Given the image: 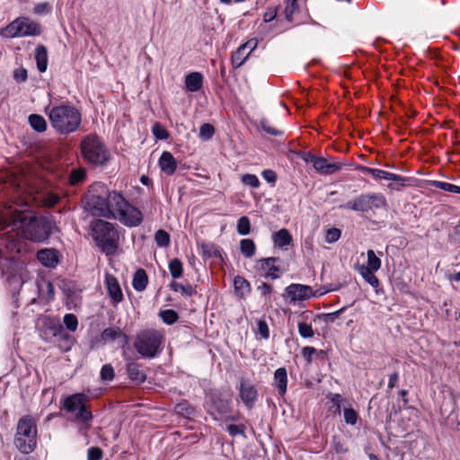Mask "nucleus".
Wrapping results in <instances>:
<instances>
[{"instance_id": "1", "label": "nucleus", "mask_w": 460, "mask_h": 460, "mask_svg": "<svg viewBox=\"0 0 460 460\" xmlns=\"http://www.w3.org/2000/svg\"><path fill=\"white\" fill-rule=\"evenodd\" d=\"M13 226L20 230L25 238L33 242H43L51 234V224L47 218L24 212L14 215Z\"/></svg>"}, {"instance_id": "2", "label": "nucleus", "mask_w": 460, "mask_h": 460, "mask_svg": "<svg viewBox=\"0 0 460 460\" xmlns=\"http://www.w3.org/2000/svg\"><path fill=\"white\" fill-rule=\"evenodd\" d=\"M47 114L51 127L61 135L73 133L81 125V112L70 104H60L49 108Z\"/></svg>"}, {"instance_id": "3", "label": "nucleus", "mask_w": 460, "mask_h": 460, "mask_svg": "<svg viewBox=\"0 0 460 460\" xmlns=\"http://www.w3.org/2000/svg\"><path fill=\"white\" fill-rule=\"evenodd\" d=\"M105 192L111 217L119 219L128 226H137L142 222V213L128 204L120 193L108 190Z\"/></svg>"}, {"instance_id": "4", "label": "nucleus", "mask_w": 460, "mask_h": 460, "mask_svg": "<svg viewBox=\"0 0 460 460\" xmlns=\"http://www.w3.org/2000/svg\"><path fill=\"white\" fill-rule=\"evenodd\" d=\"M92 236L97 245L108 255L114 254L118 249L119 234L113 225L102 219L92 222Z\"/></svg>"}, {"instance_id": "5", "label": "nucleus", "mask_w": 460, "mask_h": 460, "mask_svg": "<svg viewBox=\"0 0 460 460\" xmlns=\"http://www.w3.org/2000/svg\"><path fill=\"white\" fill-rule=\"evenodd\" d=\"M14 444L22 454L27 455L34 451L37 444V428L32 417L26 415L18 420Z\"/></svg>"}, {"instance_id": "6", "label": "nucleus", "mask_w": 460, "mask_h": 460, "mask_svg": "<svg viewBox=\"0 0 460 460\" xmlns=\"http://www.w3.org/2000/svg\"><path fill=\"white\" fill-rule=\"evenodd\" d=\"M81 152L83 157L93 164L102 165L109 159L105 145L95 134L87 135L82 139Z\"/></svg>"}, {"instance_id": "7", "label": "nucleus", "mask_w": 460, "mask_h": 460, "mask_svg": "<svg viewBox=\"0 0 460 460\" xmlns=\"http://www.w3.org/2000/svg\"><path fill=\"white\" fill-rule=\"evenodd\" d=\"M386 205V199L382 193H366L341 205L340 208L367 213L374 209L385 208Z\"/></svg>"}, {"instance_id": "8", "label": "nucleus", "mask_w": 460, "mask_h": 460, "mask_svg": "<svg viewBox=\"0 0 460 460\" xmlns=\"http://www.w3.org/2000/svg\"><path fill=\"white\" fill-rule=\"evenodd\" d=\"M161 340V335L156 331H142L137 334L134 347L142 357L154 358L157 354Z\"/></svg>"}, {"instance_id": "9", "label": "nucleus", "mask_w": 460, "mask_h": 460, "mask_svg": "<svg viewBox=\"0 0 460 460\" xmlns=\"http://www.w3.org/2000/svg\"><path fill=\"white\" fill-rule=\"evenodd\" d=\"M40 32V24L27 17L15 19L3 31V34L10 38L37 36Z\"/></svg>"}, {"instance_id": "10", "label": "nucleus", "mask_w": 460, "mask_h": 460, "mask_svg": "<svg viewBox=\"0 0 460 460\" xmlns=\"http://www.w3.org/2000/svg\"><path fill=\"white\" fill-rule=\"evenodd\" d=\"M87 396L84 394H75L65 398L63 408L71 413H75L76 420L87 422L92 420V412L86 409Z\"/></svg>"}, {"instance_id": "11", "label": "nucleus", "mask_w": 460, "mask_h": 460, "mask_svg": "<svg viewBox=\"0 0 460 460\" xmlns=\"http://www.w3.org/2000/svg\"><path fill=\"white\" fill-rule=\"evenodd\" d=\"M87 205L94 216L111 217L105 190L102 194L91 193L88 196Z\"/></svg>"}, {"instance_id": "12", "label": "nucleus", "mask_w": 460, "mask_h": 460, "mask_svg": "<svg viewBox=\"0 0 460 460\" xmlns=\"http://www.w3.org/2000/svg\"><path fill=\"white\" fill-rule=\"evenodd\" d=\"M286 296L291 303L310 299L314 296L310 286L302 284H290L285 288Z\"/></svg>"}, {"instance_id": "13", "label": "nucleus", "mask_w": 460, "mask_h": 460, "mask_svg": "<svg viewBox=\"0 0 460 460\" xmlns=\"http://www.w3.org/2000/svg\"><path fill=\"white\" fill-rule=\"evenodd\" d=\"M240 397L248 409H252L257 400L258 393L253 385L242 381L240 385Z\"/></svg>"}, {"instance_id": "14", "label": "nucleus", "mask_w": 460, "mask_h": 460, "mask_svg": "<svg viewBox=\"0 0 460 460\" xmlns=\"http://www.w3.org/2000/svg\"><path fill=\"white\" fill-rule=\"evenodd\" d=\"M314 168L321 174H332L341 169V165L336 163H328L323 157H313L311 160Z\"/></svg>"}, {"instance_id": "15", "label": "nucleus", "mask_w": 460, "mask_h": 460, "mask_svg": "<svg viewBox=\"0 0 460 460\" xmlns=\"http://www.w3.org/2000/svg\"><path fill=\"white\" fill-rule=\"evenodd\" d=\"M37 259L47 268L53 269L58 263V252L53 248L41 249L37 252Z\"/></svg>"}, {"instance_id": "16", "label": "nucleus", "mask_w": 460, "mask_h": 460, "mask_svg": "<svg viewBox=\"0 0 460 460\" xmlns=\"http://www.w3.org/2000/svg\"><path fill=\"white\" fill-rule=\"evenodd\" d=\"M101 339L105 342L119 341L122 345L128 343L127 335L117 326L105 328L101 333Z\"/></svg>"}, {"instance_id": "17", "label": "nucleus", "mask_w": 460, "mask_h": 460, "mask_svg": "<svg viewBox=\"0 0 460 460\" xmlns=\"http://www.w3.org/2000/svg\"><path fill=\"white\" fill-rule=\"evenodd\" d=\"M108 294L112 300L113 305H117L123 299V294L120 286L115 277L107 274L105 278Z\"/></svg>"}, {"instance_id": "18", "label": "nucleus", "mask_w": 460, "mask_h": 460, "mask_svg": "<svg viewBox=\"0 0 460 460\" xmlns=\"http://www.w3.org/2000/svg\"><path fill=\"white\" fill-rule=\"evenodd\" d=\"M278 260L279 258L276 257L261 259L257 261V266L261 270L265 271V277L276 279L279 277L277 274V272L279 270V267L274 265V262Z\"/></svg>"}, {"instance_id": "19", "label": "nucleus", "mask_w": 460, "mask_h": 460, "mask_svg": "<svg viewBox=\"0 0 460 460\" xmlns=\"http://www.w3.org/2000/svg\"><path fill=\"white\" fill-rule=\"evenodd\" d=\"M159 166L164 173L172 175L177 169V162L170 152L164 151L160 156Z\"/></svg>"}, {"instance_id": "20", "label": "nucleus", "mask_w": 460, "mask_h": 460, "mask_svg": "<svg viewBox=\"0 0 460 460\" xmlns=\"http://www.w3.org/2000/svg\"><path fill=\"white\" fill-rule=\"evenodd\" d=\"M361 171L365 173L370 174L376 179H384L386 181H403L404 178L401 175L394 174L384 170L376 169V168H370L363 166L361 168Z\"/></svg>"}, {"instance_id": "21", "label": "nucleus", "mask_w": 460, "mask_h": 460, "mask_svg": "<svg viewBox=\"0 0 460 460\" xmlns=\"http://www.w3.org/2000/svg\"><path fill=\"white\" fill-rule=\"evenodd\" d=\"M127 373L128 378L137 384H142L146 379V375L143 370L142 366L134 361L127 364Z\"/></svg>"}, {"instance_id": "22", "label": "nucleus", "mask_w": 460, "mask_h": 460, "mask_svg": "<svg viewBox=\"0 0 460 460\" xmlns=\"http://www.w3.org/2000/svg\"><path fill=\"white\" fill-rule=\"evenodd\" d=\"M274 385L280 395L287 392L288 375L285 367L278 368L274 373Z\"/></svg>"}, {"instance_id": "23", "label": "nucleus", "mask_w": 460, "mask_h": 460, "mask_svg": "<svg viewBox=\"0 0 460 460\" xmlns=\"http://www.w3.org/2000/svg\"><path fill=\"white\" fill-rule=\"evenodd\" d=\"M203 84V76L199 72H192L186 75L185 85L190 92H198Z\"/></svg>"}, {"instance_id": "24", "label": "nucleus", "mask_w": 460, "mask_h": 460, "mask_svg": "<svg viewBox=\"0 0 460 460\" xmlns=\"http://www.w3.org/2000/svg\"><path fill=\"white\" fill-rule=\"evenodd\" d=\"M35 60L39 71L41 73L45 72L48 67V51L44 46L40 45L36 48Z\"/></svg>"}, {"instance_id": "25", "label": "nucleus", "mask_w": 460, "mask_h": 460, "mask_svg": "<svg viewBox=\"0 0 460 460\" xmlns=\"http://www.w3.org/2000/svg\"><path fill=\"white\" fill-rule=\"evenodd\" d=\"M272 241L276 246L282 248L290 244L292 236L287 229L282 228L272 234Z\"/></svg>"}, {"instance_id": "26", "label": "nucleus", "mask_w": 460, "mask_h": 460, "mask_svg": "<svg viewBox=\"0 0 460 460\" xmlns=\"http://www.w3.org/2000/svg\"><path fill=\"white\" fill-rule=\"evenodd\" d=\"M376 270H368L367 268H365V265H359L358 267V272L360 274V276L364 279L366 282H367L371 287L376 288L379 286V280L376 277L375 272Z\"/></svg>"}, {"instance_id": "27", "label": "nucleus", "mask_w": 460, "mask_h": 460, "mask_svg": "<svg viewBox=\"0 0 460 460\" xmlns=\"http://www.w3.org/2000/svg\"><path fill=\"white\" fill-rule=\"evenodd\" d=\"M148 283V278L143 269H139L135 272L132 285L137 291H143L146 289Z\"/></svg>"}, {"instance_id": "28", "label": "nucleus", "mask_w": 460, "mask_h": 460, "mask_svg": "<svg viewBox=\"0 0 460 460\" xmlns=\"http://www.w3.org/2000/svg\"><path fill=\"white\" fill-rule=\"evenodd\" d=\"M234 290L238 296H243L251 291V285L244 278L236 276L234 279Z\"/></svg>"}, {"instance_id": "29", "label": "nucleus", "mask_w": 460, "mask_h": 460, "mask_svg": "<svg viewBox=\"0 0 460 460\" xmlns=\"http://www.w3.org/2000/svg\"><path fill=\"white\" fill-rule=\"evenodd\" d=\"M31 127L37 132H44L47 129V121L38 114H31L28 118Z\"/></svg>"}, {"instance_id": "30", "label": "nucleus", "mask_w": 460, "mask_h": 460, "mask_svg": "<svg viewBox=\"0 0 460 460\" xmlns=\"http://www.w3.org/2000/svg\"><path fill=\"white\" fill-rule=\"evenodd\" d=\"M213 409L219 414H224L230 410V402L228 399L223 398L220 395L215 396L212 399Z\"/></svg>"}, {"instance_id": "31", "label": "nucleus", "mask_w": 460, "mask_h": 460, "mask_svg": "<svg viewBox=\"0 0 460 460\" xmlns=\"http://www.w3.org/2000/svg\"><path fill=\"white\" fill-rule=\"evenodd\" d=\"M250 56V52H247L243 49V47H239L237 50L232 55V65L234 67L238 68L242 66L248 57Z\"/></svg>"}, {"instance_id": "32", "label": "nucleus", "mask_w": 460, "mask_h": 460, "mask_svg": "<svg viewBox=\"0 0 460 460\" xmlns=\"http://www.w3.org/2000/svg\"><path fill=\"white\" fill-rule=\"evenodd\" d=\"M240 250L246 258H251L255 254L256 246L252 239H243L240 242Z\"/></svg>"}, {"instance_id": "33", "label": "nucleus", "mask_w": 460, "mask_h": 460, "mask_svg": "<svg viewBox=\"0 0 460 460\" xmlns=\"http://www.w3.org/2000/svg\"><path fill=\"white\" fill-rule=\"evenodd\" d=\"M429 185L440 190H443L445 191L453 192V193H459L460 194V186L440 181H431L429 182Z\"/></svg>"}, {"instance_id": "34", "label": "nucleus", "mask_w": 460, "mask_h": 460, "mask_svg": "<svg viewBox=\"0 0 460 460\" xmlns=\"http://www.w3.org/2000/svg\"><path fill=\"white\" fill-rule=\"evenodd\" d=\"M169 271L173 279H179L182 275V262L175 258L169 262Z\"/></svg>"}, {"instance_id": "35", "label": "nucleus", "mask_w": 460, "mask_h": 460, "mask_svg": "<svg viewBox=\"0 0 460 460\" xmlns=\"http://www.w3.org/2000/svg\"><path fill=\"white\" fill-rule=\"evenodd\" d=\"M367 255V263L365 265V268L377 271L381 267V260L376 255L373 250H368Z\"/></svg>"}, {"instance_id": "36", "label": "nucleus", "mask_w": 460, "mask_h": 460, "mask_svg": "<svg viewBox=\"0 0 460 460\" xmlns=\"http://www.w3.org/2000/svg\"><path fill=\"white\" fill-rule=\"evenodd\" d=\"M170 287L172 291H174V292L180 291L188 296H191L196 292L195 288L191 285H182L178 282H172Z\"/></svg>"}, {"instance_id": "37", "label": "nucleus", "mask_w": 460, "mask_h": 460, "mask_svg": "<svg viewBox=\"0 0 460 460\" xmlns=\"http://www.w3.org/2000/svg\"><path fill=\"white\" fill-rule=\"evenodd\" d=\"M332 446L337 454H345L348 452V447L341 436L335 435L332 437Z\"/></svg>"}, {"instance_id": "38", "label": "nucleus", "mask_w": 460, "mask_h": 460, "mask_svg": "<svg viewBox=\"0 0 460 460\" xmlns=\"http://www.w3.org/2000/svg\"><path fill=\"white\" fill-rule=\"evenodd\" d=\"M155 241L159 247H166L170 243V235L165 230L160 229L155 234Z\"/></svg>"}, {"instance_id": "39", "label": "nucleus", "mask_w": 460, "mask_h": 460, "mask_svg": "<svg viewBox=\"0 0 460 460\" xmlns=\"http://www.w3.org/2000/svg\"><path fill=\"white\" fill-rule=\"evenodd\" d=\"M237 232L241 235H246L250 233L251 223L247 217H242L237 221Z\"/></svg>"}, {"instance_id": "40", "label": "nucleus", "mask_w": 460, "mask_h": 460, "mask_svg": "<svg viewBox=\"0 0 460 460\" xmlns=\"http://www.w3.org/2000/svg\"><path fill=\"white\" fill-rule=\"evenodd\" d=\"M215 133V128L211 124L205 123L201 125L199 132V137L202 140H209Z\"/></svg>"}, {"instance_id": "41", "label": "nucleus", "mask_w": 460, "mask_h": 460, "mask_svg": "<svg viewBox=\"0 0 460 460\" xmlns=\"http://www.w3.org/2000/svg\"><path fill=\"white\" fill-rule=\"evenodd\" d=\"M85 178V171L84 169L78 168L74 169L70 172L69 175V182L72 185H75L79 182H82Z\"/></svg>"}, {"instance_id": "42", "label": "nucleus", "mask_w": 460, "mask_h": 460, "mask_svg": "<svg viewBox=\"0 0 460 460\" xmlns=\"http://www.w3.org/2000/svg\"><path fill=\"white\" fill-rule=\"evenodd\" d=\"M100 376L102 381H111L115 376L114 368L111 364H105L102 366Z\"/></svg>"}, {"instance_id": "43", "label": "nucleus", "mask_w": 460, "mask_h": 460, "mask_svg": "<svg viewBox=\"0 0 460 460\" xmlns=\"http://www.w3.org/2000/svg\"><path fill=\"white\" fill-rule=\"evenodd\" d=\"M162 320L167 324H172L178 320V314L172 309H166L161 312Z\"/></svg>"}, {"instance_id": "44", "label": "nucleus", "mask_w": 460, "mask_h": 460, "mask_svg": "<svg viewBox=\"0 0 460 460\" xmlns=\"http://www.w3.org/2000/svg\"><path fill=\"white\" fill-rule=\"evenodd\" d=\"M63 322H64L66 329L69 330L70 332H75L77 329L78 321L75 314H65Z\"/></svg>"}, {"instance_id": "45", "label": "nucleus", "mask_w": 460, "mask_h": 460, "mask_svg": "<svg viewBox=\"0 0 460 460\" xmlns=\"http://www.w3.org/2000/svg\"><path fill=\"white\" fill-rule=\"evenodd\" d=\"M358 415L352 408L344 409V420L349 425H355L358 421Z\"/></svg>"}, {"instance_id": "46", "label": "nucleus", "mask_w": 460, "mask_h": 460, "mask_svg": "<svg viewBox=\"0 0 460 460\" xmlns=\"http://www.w3.org/2000/svg\"><path fill=\"white\" fill-rule=\"evenodd\" d=\"M297 328L301 337L311 338L314 336V330L311 324L301 322L298 323Z\"/></svg>"}, {"instance_id": "47", "label": "nucleus", "mask_w": 460, "mask_h": 460, "mask_svg": "<svg viewBox=\"0 0 460 460\" xmlns=\"http://www.w3.org/2000/svg\"><path fill=\"white\" fill-rule=\"evenodd\" d=\"M298 9V4L296 0H288L284 10L285 17L288 21L292 20L294 13Z\"/></svg>"}, {"instance_id": "48", "label": "nucleus", "mask_w": 460, "mask_h": 460, "mask_svg": "<svg viewBox=\"0 0 460 460\" xmlns=\"http://www.w3.org/2000/svg\"><path fill=\"white\" fill-rule=\"evenodd\" d=\"M261 128L268 134L271 135V136H281L283 134V131L280 130V129H278L274 127H272L269 120L266 119H262L261 120Z\"/></svg>"}, {"instance_id": "49", "label": "nucleus", "mask_w": 460, "mask_h": 460, "mask_svg": "<svg viewBox=\"0 0 460 460\" xmlns=\"http://www.w3.org/2000/svg\"><path fill=\"white\" fill-rule=\"evenodd\" d=\"M152 132L157 139L165 140L169 137L168 131L159 123L153 126Z\"/></svg>"}, {"instance_id": "50", "label": "nucleus", "mask_w": 460, "mask_h": 460, "mask_svg": "<svg viewBox=\"0 0 460 460\" xmlns=\"http://www.w3.org/2000/svg\"><path fill=\"white\" fill-rule=\"evenodd\" d=\"M242 182L244 185H248L252 188H258L260 186V181L254 174L246 173L242 176Z\"/></svg>"}, {"instance_id": "51", "label": "nucleus", "mask_w": 460, "mask_h": 460, "mask_svg": "<svg viewBox=\"0 0 460 460\" xmlns=\"http://www.w3.org/2000/svg\"><path fill=\"white\" fill-rule=\"evenodd\" d=\"M258 333L261 339L267 340L270 337V329L267 323L263 320L258 322Z\"/></svg>"}, {"instance_id": "52", "label": "nucleus", "mask_w": 460, "mask_h": 460, "mask_svg": "<svg viewBox=\"0 0 460 460\" xmlns=\"http://www.w3.org/2000/svg\"><path fill=\"white\" fill-rule=\"evenodd\" d=\"M245 426L244 425H234V424H229L226 427V430L232 437H235L238 435H243L244 434Z\"/></svg>"}, {"instance_id": "53", "label": "nucleus", "mask_w": 460, "mask_h": 460, "mask_svg": "<svg viewBox=\"0 0 460 460\" xmlns=\"http://www.w3.org/2000/svg\"><path fill=\"white\" fill-rule=\"evenodd\" d=\"M102 458V450L97 447H92L88 449V460H101Z\"/></svg>"}, {"instance_id": "54", "label": "nucleus", "mask_w": 460, "mask_h": 460, "mask_svg": "<svg viewBox=\"0 0 460 460\" xmlns=\"http://www.w3.org/2000/svg\"><path fill=\"white\" fill-rule=\"evenodd\" d=\"M51 11V6L48 3H39L33 8V13L36 14H45Z\"/></svg>"}, {"instance_id": "55", "label": "nucleus", "mask_w": 460, "mask_h": 460, "mask_svg": "<svg viewBox=\"0 0 460 460\" xmlns=\"http://www.w3.org/2000/svg\"><path fill=\"white\" fill-rule=\"evenodd\" d=\"M341 236V231L338 228H331L326 233V241L327 243H334Z\"/></svg>"}, {"instance_id": "56", "label": "nucleus", "mask_w": 460, "mask_h": 460, "mask_svg": "<svg viewBox=\"0 0 460 460\" xmlns=\"http://www.w3.org/2000/svg\"><path fill=\"white\" fill-rule=\"evenodd\" d=\"M329 398L332 403V407H335L336 411H338L340 413L341 412V403L342 402V398H341V394H331Z\"/></svg>"}, {"instance_id": "57", "label": "nucleus", "mask_w": 460, "mask_h": 460, "mask_svg": "<svg viewBox=\"0 0 460 460\" xmlns=\"http://www.w3.org/2000/svg\"><path fill=\"white\" fill-rule=\"evenodd\" d=\"M261 174L263 179L269 183L274 184L277 181V173L272 170H264Z\"/></svg>"}, {"instance_id": "58", "label": "nucleus", "mask_w": 460, "mask_h": 460, "mask_svg": "<svg viewBox=\"0 0 460 460\" xmlns=\"http://www.w3.org/2000/svg\"><path fill=\"white\" fill-rule=\"evenodd\" d=\"M13 77L19 82H25L28 77L27 70L24 68L15 69L13 72Z\"/></svg>"}, {"instance_id": "59", "label": "nucleus", "mask_w": 460, "mask_h": 460, "mask_svg": "<svg viewBox=\"0 0 460 460\" xmlns=\"http://www.w3.org/2000/svg\"><path fill=\"white\" fill-rule=\"evenodd\" d=\"M316 352V349L313 347H305L302 349V355L308 363L312 361V356Z\"/></svg>"}, {"instance_id": "60", "label": "nucleus", "mask_w": 460, "mask_h": 460, "mask_svg": "<svg viewBox=\"0 0 460 460\" xmlns=\"http://www.w3.org/2000/svg\"><path fill=\"white\" fill-rule=\"evenodd\" d=\"M257 290L261 292L262 296H267L272 292V288L270 285L263 282L257 287Z\"/></svg>"}, {"instance_id": "61", "label": "nucleus", "mask_w": 460, "mask_h": 460, "mask_svg": "<svg viewBox=\"0 0 460 460\" xmlns=\"http://www.w3.org/2000/svg\"><path fill=\"white\" fill-rule=\"evenodd\" d=\"M257 45V40L255 39H252L246 41L244 44L241 45V47H243V49L247 52H250L251 54L252 50L256 49Z\"/></svg>"}, {"instance_id": "62", "label": "nucleus", "mask_w": 460, "mask_h": 460, "mask_svg": "<svg viewBox=\"0 0 460 460\" xmlns=\"http://www.w3.org/2000/svg\"><path fill=\"white\" fill-rule=\"evenodd\" d=\"M345 310V307L341 308L340 310L324 314V321L325 322H333L336 318L339 317V315L343 313Z\"/></svg>"}, {"instance_id": "63", "label": "nucleus", "mask_w": 460, "mask_h": 460, "mask_svg": "<svg viewBox=\"0 0 460 460\" xmlns=\"http://www.w3.org/2000/svg\"><path fill=\"white\" fill-rule=\"evenodd\" d=\"M277 15L276 9H269L263 15V19L265 22H271Z\"/></svg>"}, {"instance_id": "64", "label": "nucleus", "mask_w": 460, "mask_h": 460, "mask_svg": "<svg viewBox=\"0 0 460 460\" xmlns=\"http://www.w3.org/2000/svg\"><path fill=\"white\" fill-rule=\"evenodd\" d=\"M399 380V374L397 372H394L389 376V382H388V389H393L397 382Z\"/></svg>"}]
</instances>
